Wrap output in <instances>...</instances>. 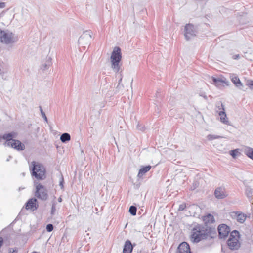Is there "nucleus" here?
<instances>
[{
    "mask_svg": "<svg viewBox=\"0 0 253 253\" xmlns=\"http://www.w3.org/2000/svg\"><path fill=\"white\" fill-rule=\"evenodd\" d=\"M204 225L197 224L192 229L191 240L198 243L203 239H212L216 236L215 226L211 225L215 222L214 216L208 213L202 216Z\"/></svg>",
    "mask_w": 253,
    "mask_h": 253,
    "instance_id": "1",
    "label": "nucleus"
},
{
    "mask_svg": "<svg viewBox=\"0 0 253 253\" xmlns=\"http://www.w3.org/2000/svg\"><path fill=\"white\" fill-rule=\"evenodd\" d=\"M122 53L121 48L115 47L111 53L110 57L111 66L113 71L115 73L119 72L122 64Z\"/></svg>",
    "mask_w": 253,
    "mask_h": 253,
    "instance_id": "2",
    "label": "nucleus"
},
{
    "mask_svg": "<svg viewBox=\"0 0 253 253\" xmlns=\"http://www.w3.org/2000/svg\"><path fill=\"white\" fill-rule=\"evenodd\" d=\"M31 174L38 180H43L45 178V169L39 162L33 161L31 163Z\"/></svg>",
    "mask_w": 253,
    "mask_h": 253,
    "instance_id": "3",
    "label": "nucleus"
},
{
    "mask_svg": "<svg viewBox=\"0 0 253 253\" xmlns=\"http://www.w3.org/2000/svg\"><path fill=\"white\" fill-rule=\"evenodd\" d=\"M18 37L9 31H4L0 29V42L5 44H9L16 42Z\"/></svg>",
    "mask_w": 253,
    "mask_h": 253,
    "instance_id": "4",
    "label": "nucleus"
},
{
    "mask_svg": "<svg viewBox=\"0 0 253 253\" xmlns=\"http://www.w3.org/2000/svg\"><path fill=\"white\" fill-rule=\"evenodd\" d=\"M239 238L240 234L237 230H235L231 232L229 238L227 241V245L230 249L232 250H237L240 247Z\"/></svg>",
    "mask_w": 253,
    "mask_h": 253,
    "instance_id": "5",
    "label": "nucleus"
},
{
    "mask_svg": "<svg viewBox=\"0 0 253 253\" xmlns=\"http://www.w3.org/2000/svg\"><path fill=\"white\" fill-rule=\"evenodd\" d=\"M35 188V196L36 197L44 201L48 199L47 190L43 185L38 183L36 185Z\"/></svg>",
    "mask_w": 253,
    "mask_h": 253,
    "instance_id": "6",
    "label": "nucleus"
},
{
    "mask_svg": "<svg viewBox=\"0 0 253 253\" xmlns=\"http://www.w3.org/2000/svg\"><path fill=\"white\" fill-rule=\"evenodd\" d=\"M92 32L90 30L84 31L78 39V44L85 47L89 44L91 41Z\"/></svg>",
    "mask_w": 253,
    "mask_h": 253,
    "instance_id": "7",
    "label": "nucleus"
},
{
    "mask_svg": "<svg viewBox=\"0 0 253 253\" xmlns=\"http://www.w3.org/2000/svg\"><path fill=\"white\" fill-rule=\"evenodd\" d=\"M197 33V30L195 26L190 23L186 24L184 27V36L187 41L195 37Z\"/></svg>",
    "mask_w": 253,
    "mask_h": 253,
    "instance_id": "8",
    "label": "nucleus"
},
{
    "mask_svg": "<svg viewBox=\"0 0 253 253\" xmlns=\"http://www.w3.org/2000/svg\"><path fill=\"white\" fill-rule=\"evenodd\" d=\"M218 236L220 239H225L227 237L230 231L229 226L225 224H221L218 227Z\"/></svg>",
    "mask_w": 253,
    "mask_h": 253,
    "instance_id": "9",
    "label": "nucleus"
},
{
    "mask_svg": "<svg viewBox=\"0 0 253 253\" xmlns=\"http://www.w3.org/2000/svg\"><path fill=\"white\" fill-rule=\"evenodd\" d=\"M17 135V133L14 131L4 134L3 135H0V142L1 141L2 139L5 140L6 141L4 143V145L6 147L11 142L12 140H14V138H16Z\"/></svg>",
    "mask_w": 253,
    "mask_h": 253,
    "instance_id": "10",
    "label": "nucleus"
},
{
    "mask_svg": "<svg viewBox=\"0 0 253 253\" xmlns=\"http://www.w3.org/2000/svg\"><path fill=\"white\" fill-rule=\"evenodd\" d=\"M214 195L218 199H223L227 197L228 195L224 187L220 186L216 188L214 191Z\"/></svg>",
    "mask_w": 253,
    "mask_h": 253,
    "instance_id": "11",
    "label": "nucleus"
},
{
    "mask_svg": "<svg viewBox=\"0 0 253 253\" xmlns=\"http://www.w3.org/2000/svg\"><path fill=\"white\" fill-rule=\"evenodd\" d=\"M219 105L220 104L219 103L218 105H216V107L218 108L219 110H222L218 113V115L220 116V121L225 124L228 125L229 124V121L225 112L224 106L222 103H221L220 105Z\"/></svg>",
    "mask_w": 253,
    "mask_h": 253,
    "instance_id": "12",
    "label": "nucleus"
},
{
    "mask_svg": "<svg viewBox=\"0 0 253 253\" xmlns=\"http://www.w3.org/2000/svg\"><path fill=\"white\" fill-rule=\"evenodd\" d=\"M7 146L11 147L17 151H22L25 149V145L18 140H12L11 142Z\"/></svg>",
    "mask_w": 253,
    "mask_h": 253,
    "instance_id": "13",
    "label": "nucleus"
},
{
    "mask_svg": "<svg viewBox=\"0 0 253 253\" xmlns=\"http://www.w3.org/2000/svg\"><path fill=\"white\" fill-rule=\"evenodd\" d=\"M176 253H191L189 244L186 242H183L177 247Z\"/></svg>",
    "mask_w": 253,
    "mask_h": 253,
    "instance_id": "14",
    "label": "nucleus"
},
{
    "mask_svg": "<svg viewBox=\"0 0 253 253\" xmlns=\"http://www.w3.org/2000/svg\"><path fill=\"white\" fill-rule=\"evenodd\" d=\"M37 203V199L35 198L30 199L26 203L25 208L27 210L33 209L37 210L38 208Z\"/></svg>",
    "mask_w": 253,
    "mask_h": 253,
    "instance_id": "15",
    "label": "nucleus"
},
{
    "mask_svg": "<svg viewBox=\"0 0 253 253\" xmlns=\"http://www.w3.org/2000/svg\"><path fill=\"white\" fill-rule=\"evenodd\" d=\"M232 216L235 217L237 221L240 223H243L247 218V215L240 211L233 212Z\"/></svg>",
    "mask_w": 253,
    "mask_h": 253,
    "instance_id": "16",
    "label": "nucleus"
},
{
    "mask_svg": "<svg viewBox=\"0 0 253 253\" xmlns=\"http://www.w3.org/2000/svg\"><path fill=\"white\" fill-rule=\"evenodd\" d=\"M135 244H132L131 241L127 240L125 243L123 250V253H131Z\"/></svg>",
    "mask_w": 253,
    "mask_h": 253,
    "instance_id": "17",
    "label": "nucleus"
},
{
    "mask_svg": "<svg viewBox=\"0 0 253 253\" xmlns=\"http://www.w3.org/2000/svg\"><path fill=\"white\" fill-rule=\"evenodd\" d=\"M151 168V166L150 165L143 167L141 168L138 172L137 177L138 178H141L142 176L148 171H149Z\"/></svg>",
    "mask_w": 253,
    "mask_h": 253,
    "instance_id": "18",
    "label": "nucleus"
},
{
    "mask_svg": "<svg viewBox=\"0 0 253 253\" xmlns=\"http://www.w3.org/2000/svg\"><path fill=\"white\" fill-rule=\"evenodd\" d=\"M51 64V58L50 57H47L45 62L41 65V68L43 71L46 70L49 68Z\"/></svg>",
    "mask_w": 253,
    "mask_h": 253,
    "instance_id": "19",
    "label": "nucleus"
},
{
    "mask_svg": "<svg viewBox=\"0 0 253 253\" xmlns=\"http://www.w3.org/2000/svg\"><path fill=\"white\" fill-rule=\"evenodd\" d=\"M213 84L216 86H220L223 85L224 83H226V82L220 78H216L213 76L211 77Z\"/></svg>",
    "mask_w": 253,
    "mask_h": 253,
    "instance_id": "20",
    "label": "nucleus"
},
{
    "mask_svg": "<svg viewBox=\"0 0 253 253\" xmlns=\"http://www.w3.org/2000/svg\"><path fill=\"white\" fill-rule=\"evenodd\" d=\"M231 78L232 82L234 84L236 87H240L241 86H243L242 83L238 77L232 76H231Z\"/></svg>",
    "mask_w": 253,
    "mask_h": 253,
    "instance_id": "21",
    "label": "nucleus"
},
{
    "mask_svg": "<svg viewBox=\"0 0 253 253\" xmlns=\"http://www.w3.org/2000/svg\"><path fill=\"white\" fill-rule=\"evenodd\" d=\"M71 139L70 135L68 133H64L60 136V140L63 143H66Z\"/></svg>",
    "mask_w": 253,
    "mask_h": 253,
    "instance_id": "22",
    "label": "nucleus"
},
{
    "mask_svg": "<svg viewBox=\"0 0 253 253\" xmlns=\"http://www.w3.org/2000/svg\"><path fill=\"white\" fill-rule=\"evenodd\" d=\"M253 194V190L250 187L246 186L245 189V194L250 200L252 199Z\"/></svg>",
    "mask_w": 253,
    "mask_h": 253,
    "instance_id": "23",
    "label": "nucleus"
},
{
    "mask_svg": "<svg viewBox=\"0 0 253 253\" xmlns=\"http://www.w3.org/2000/svg\"><path fill=\"white\" fill-rule=\"evenodd\" d=\"M245 154L248 157L253 160V148H248L246 150Z\"/></svg>",
    "mask_w": 253,
    "mask_h": 253,
    "instance_id": "24",
    "label": "nucleus"
},
{
    "mask_svg": "<svg viewBox=\"0 0 253 253\" xmlns=\"http://www.w3.org/2000/svg\"><path fill=\"white\" fill-rule=\"evenodd\" d=\"M57 205V202L55 201H53L52 202V207L51 210V215H54L56 212V206Z\"/></svg>",
    "mask_w": 253,
    "mask_h": 253,
    "instance_id": "25",
    "label": "nucleus"
},
{
    "mask_svg": "<svg viewBox=\"0 0 253 253\" xmlns=\"http://www.w3.org/2000/svg\"><path fill=\"white\" fill-rule=\"evenodd\" d=\"M137 208L134 206H131L129 209V212L132 215L136 214Z\"/></svg>",
    "mask_w": 253,
    "mask_h": 253,
    "instance_id": "26",
    "label": "nucleus"
},
{
    "mask_svg": "<svg viewBox=\"0 0 253 253\" xmlns=\"http://www.w3.org/2000/svg\"><path fill=\"white\" fill-rule=\"evenodd\" d=\"M221 138H222V137L216 135L209 134L207 136V139L210 141L213 140L214 139H219Z\"/></svg>",
    "mask_w": 253,
    "mask_h": 253,
    "instance_id": "27",
    "label": "nucleus"
},
{
    "mask_svg": "<svg viewBox=\"0 0 253 253\" xmlns=\"http://www.w3.org/2000/svg\"><path fill=\"white\" fill-rule=\"evenodd\" d=\"M39 108H40V112H41V113L42 117L43 118L44 120L46 122H47L48 120H47V117H46V116L45 115V113L43 112V110H42V109L41 106H40Z\"/></svg>",
    "mask_w": 253,
    "mask_h": 253,
    "instance_id": "28",
    "label": "nucleus"
},
{
    "mask_svg": "<svg viewBox=\"0 0 253 253\" xmlns=\"http://www.w3.org/2000/svg\"><path fill=\"white\" fill-rule=\"evenodd\" d=\"M238 153L239 151L238 149H234L230 151V154L232 156L233 158H235L237 156V154Z\"/></svg>",
    "mask_w": 253,
    "mask_h": 253,
    "instance_id": "29",
    "label": "nucleus"
},
{
    "mask_svg": "<svg viewBox=\"0 0 253 253\" xmlns=\"http://www.w3.org/2000/svg\"><path fill=\"white\" fill-rule=\"evenodd\" d=\"M46 229L48 232H51L53 230V225L52 224H48L46 225Z\"/></svg>",
    "mask_w": 253,
    "mask_h": 253,
    "instance_id": "30",
    "label": "nucleus"
},
{
    "mask_svg": "<svg viewBox=\"0 0 253 253\" xmlns=\"http://www.w3.org/2000/svg\"><path fill=\"white\" fill-rule=\"evenodd\" d=\"M137 128L138 130H139L142 131H143L145 130L144 126L142 124H140V123H138V124L137 125Z\"/></svg>",
    "mask_w": 253,
    "mask_h": 253,
    "instance_id": "31",
    "label": "nucleus"
},
{
    "mask_svg": "<svg viewBox=\"0 0 253 253\" xmlns=\"http://www.w3.org/2000/svg\"><path fill=\"white\" fill-rule=\"evenodd\" d=\"M63 183H64L63 177L62 176H61V177L60 178V182H59V186H60L61 189H63L64 188Z\"/></svg>",
    "mask_w": 253,
    "mask_h": 253,
    "instance_id": "32",
    "label": "nucleus"
},
{
    "mask_svg": "<svg viewBox=\"0 0 253 253\" xmlns=\"http://www.w3.org/2000/svg\"><path fill=\"white\" fill-rule=\"evenodd\" d=\"M186 208V204L184 203H183L182 204H180L178 208V211H183Z\"/></svg>",
    "mask_w": 253,
    "mask_h": 253,
    "instance_id": "33",
    "label": "nucleus"
},
{
    "mask_svg": "<svg viewBox=\"0 0 253 253\" xmlns=\"http://www.w3.org/2000/svg\"><path fill=\"white\" fill-rule=\"evenodd\" d=\"M248 85L250 86L251 89H253V81H249L248 82Z\"/></svg>",
    "mask_w": 253,
    "mask_h": 253,
    "instance_id": "34",
    "label": "nucleus"
},
{
    "mask_svg": "<svg viewBox=\"0 0 253 253\" xmlns=\"http://www.w3.org/2000/svg\"><path fill=\"white\" fill-rule=\"evenodd\" d=\"M199 95L202 97H203L205 100L208 99V97L206 95V93L205 92H201L199 94Z\"/></svg>",
    "mask_w": 253,
    "mask_h": 253,
    "instance_id": "35",
    "label": "nucleus"
},
{
    "mask_svg": "<svg viewBox=\"0 0 253 253\" xmlns=\"http://www.w3.org/2000/svg\"><path fill=\"white\" fill-rule=\"evenodd\" d=\"M17 252L16 249H13L12 248H9V253H14V252Z\"/></svg>",
    "mask_w": 253,
    "mask_h": 253,
    "instance_id": "36",
    "label": "nucleus"
},
{
    "mask_svg": "<svg viewBox=\"0 0 253 253\" xmlns=\"http://www.w3.org/2000/svg\"><path fill=\"white\" fill-rule=\"evenodd\" d=\"M105 101H102L100 103V104H99V106H100V108H103L105 105Z\"/></svg>",
    "mask_w": 253,
    "mask_h": 253,
    "instance_id": "37",
    "label": "nucleus"
},
{
    "mask_svg": "<svg viewBox=\"0 0 253 253\" xmlns=\"http://www.w3.org/2000/svg\"><path fill=\"white\" fill-rule=\"evenodd\" d=\"M5 3L4 2H0V8H3L5 7Z\"/></svg>",
    "mask_w": 253,
    "mask_h": 253,
    "instance_id": "38",
    "label": "nucleus"
},
{
    "mask_svg": "<svg viewBox=\"0 0 253 253\" xmlns=\"http://www.w3.org/2000/svg\"><path fill=\"white\" fill-rule=\"evenodd\" d=\"M239 57H240V56L239 54H237V55H235L233 56V58L234 59H235V60H237V59H239Z\"/></svg>",
    "mask_w": 253,
    "mask_h": 253,
    "instance_id": "39",
    "label": "nucleus"
},
{
    "mask_svg": "<svg viewBox=\"0 0 253 253\" xmlns=\"http://www.w3.org/2000/svg\"><path fill=\"white\" fill-rule=\"evenodd\" d=\"M58 201L59 202H61L62 201V199L61 197H60L58 198Z\"/></svg>",
    "mask_w": 253,
    "mask_h": 253,
    "instance_id": "40",
    "label": "nucleus"
},
{
    "mask_svg": "<svg viewBox=\"0 0 253 253\" xmlns=\"http://www.w3.org/2000/svg\"><path fill=\"white\" fill-rule=\"evenodd\" d=\"M197 186V184H196V183H195V184L194 185V189L196 188Z\"/></svg>",
    "mask_w": 253,
    "mask_h": 253,
    "instance_id": "41",
    "label": "nucleus"
},
{
    "mask_svg": "<svg viewBox=\"0 0 253 253\" xmlns=\"http://www.w3.org/2000/svg\"><path fill=\"white\" fill-rule=\"evenodd\" d=\"M121 81H122V78L119 80V84H120V82H121Z\"/></svg>",
    "mask_w": 253,
    "mask_h": 253,
    "instance_id": "42",
    "label": "nucleus"
},
{
    "mask_svg": "<svg viewBox=\"0 0 253 253\" xmlns=\"http://www.w3.org/2000/svg\"><path fill=\"white\" fill-rule=\"evenodd\" d=\"M32 253H38V252H35V251H34V252H33Z\"/></svg>",
    "mask_w": 253,
    "mask_h": 253,
    "instance_id": "43",
    "label": "nucleus"
}]
</instances>
